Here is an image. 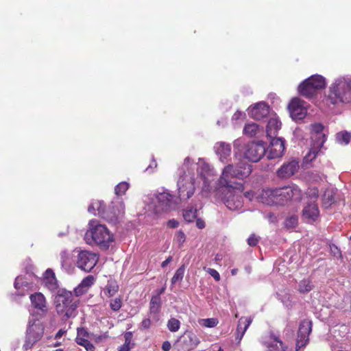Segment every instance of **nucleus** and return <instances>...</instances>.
Returning a JSON list of instances; mask_svg holds the SVG:
<instances>
[{"instance_id": "nucleus-60", "label": "nucleus", "mask_w": 351, "mask_h": 351, "mask_svg": "<svg viewBox=\"0 0 351 351\" xmlns=\"http://www.w3.org/2000/svg\"><path fill=\"white\" fill-rule=\"evenodd\" d=\"M83 346L86 348V351H93L94 350V346L88 341Z\"/></svg>"}, {"instance_id": "nucleus-23", "label": "nucleus", "mask_w": 351, "mask_h": 351, "mask_svg": "<svg viewBox=\"0 0 351 351\" xmlns=\"http://www.w3.org/2000/svg\"><path fill=\"white\" fill-rule=\"evenodd\" d=\"M43 284L50 291L56 292L58 289V280L52 269L46 270L43 277Z\"/></svg>"}, {"instance_id": "nucleus-54", "label": "nucleus", "mask_w": 351, "mask_h": 351, "mask_svg": "<svg viewBox=\"0 0 351 351\" xmlns=\"http://www.w3.org/2000/svg\"><path fill=\"white\" fill-rule=\"evenodd\" d=\"M242 144H243V142L239 138L235 140L233 143L234 149H238L239 151H240V148L241 147Z\"/></svg>"}, {"instance_id": "nucleus-1", "label": "nucleus", "mask_w": 351, "mask_h": 351, "mask_svg": "<svg viewBox=\"0 0 351 351\" xmlns=\"http://www.w3.org/2000/svg\"><path fill=\"white\" fill-rule=\"evenodd\" d=\"M251 172V165L243 161L236 166L230 164L223 168L219 184L223 195V202L229 210H239L243 207V184L235 179H243Z\"/></svg>"}, {"instance_id": "nucleus-42", "label": "nucleus", "mask_w": 351, "mask_h": 351, "mask_svg": "<svg viewBox=\"0 0 351 351\" xmlns=\"http://www.w3.org/2000/svg\"><path fill=\"white\" fill-rule=\"evenodd\" d=\"M313 288L311 282L308 279L302 280L299 284V291L300 293H306L310 291Z\"/></svg>"}, {"instance_id": "nucleus-6", "label": "nucleus", "mask_w": 351, "mask_h": 351, "mask_svg": "<svg viewBox=\"0 0 351 351\" xmlns=\"http://www.w3.org/2000/svg\"><path fill=\"white\" fill-rule=\"evenodd\" d=\"M56 310L58 315L67 319L75 315L77 304L73 301V294L65 289L58 291L56 297Z\"/></svg>"}, {"instance_id": "nucleus-50", "label": "nucleus", "mask_w": 351, "mask_h": 351, "mask_svg": "<svg viewBox=\"0 0 351 351\" xmlns=\"http://www.w3.org/2000/svg\"><path fill=\"white\" fill-rule=\"evenodd\" d=\"M86 291L87 290L83 287H81V285H78V286L74 289V293L77 297L84 294Z\"/></svg>"}, {"instance_id": "nucleus-19", "label": "nucleus", "mask_w": 351, "mask_h": 351, "mask_svg": "<svg viewBox=\"0 0 351 351\" xmlns=\"http://www.w3.org/2000/svg\"><path fill=\"white\" fill-rule=\"evenodd\" d=\"M112 216H107L106 219L112 222L117 221L121 218L125 213V205L121 198L117 197L112 202L111 206Z\"/></svg>"}, {"instance_id": "nucleus-9", "label": "nucleus", "mask_w": 351, "mask_h": 351, "mask_svg": "<svg viewBox=\"0 0 351 351\" xmlns=\"http://www.w3.org/2000/svg\"><path fill=\"white\" fill-rule=\"evenodd\" d=\"M266 148L262 141L247 143L243 150V154L247 160L256 162L265 154Z\"/></svg>"}, {"instance_id": "nucleus-13", "label": "nucleus", "mask_w": 351, "mask_h": 351, "mask_svg": "<svg viewBox=\"0 0 351 351\" xmlns=\"http://www.w3.org/2000/svg\"><path fill=\"white\" fill-rule=\"evenodd\" d=\"M314 138V143L308 153L304 158V162L308 163L314 160L322 153V148L326 141V136L324 134L317 132Z\"/></svg>"}, {"instance_id": "nucleus-27", "label": "nucleus", "mask_w": 351, "mask_h": 351, "mask_svg": "<svg viewBox=\"0 0 351 351\" xmlns=\"http://www.w3.org/2000/svg\"><path fill=\"white\" fill-rule=\"evenodd\" d=\"M298 90L302 96L306 98H311L313 97L317 91L316 88H314L313 85L308 82V79L300 84L298 87Z\"/></svg>"}, {"instance_id": "nucleus-43", "label": "nucleus", "mask_w": 351, "mask_h": 351, "mask_svg": "<svg viewBox=\"0 0 351 351\" xmlns=\"http://www.w3.org/2000/svg\"><path fill=\"white\" fill-rule=\"evenodd\" d=\"M95 278L90 275L87 277L84 278L82 282L80 283L81 287H83L86 290H88V289L94 284Z\"/></svg>"}, {"instance_id": "nucleus-7", "label": "nucleus", "mask_w": 351, "mask_h": 351, "mask_svg": "<svg viewBox=\"0 0 351 351\" xmlns=\"http://www.w3.org/2000/svg\"><path fill=\"white\" fill-rule=\"evenodd\" d=\"M149 208L155 213L167 212L176 208L173 196L167 191L158 192L149 198Z\"/></svg>"}, {"instance_id": "nucleus-45", "label": "nucleus", "mask_w": 351, "mask_h": 351, "mask_svg": "<svg viewBox=\"0 0 351 351\" xmlns=\"http://www.w3.org/2000/svg\"><path fill=\"white\" fill-rule=\"evenodd\" d=\"M318 190L316 188L309 189L306 193L307 197L309 199L308 202H315L318 197Z\"/></svg>"}, {"instance_id": "nucleus-46", "label": "nucleus", "mask_w": 351, "mask_h": 351, "mask_svg": "<svg viewBox=\"0 0 351 351\" xmlns=\"http://www.w3.org/2000/svg\"><path fill=\"white\" fill-rule=\"evenodd\" d=\"M86 334V332L84 331V330H78L77 336L76 337V342L77 344L82 346L86 344V343L88 341V340L80 337L81 335H85Z\"/></svg>"}, {"instance_id": "nucleus-63", "label": "nucleus", "mask_w": 351, "mask_h": 351, "mask_svg": "<svg viewBox=\"0 0 351 351\" xmlns=\"http://www.w3.org/2000/svg\"><path fill=\"white\" fill-rule=\"evenodd\" d=\"M118 351H130L129 345L124 343L122 346L120 347Z\"/></svg>"}, {"instance_id": "nucleus-10", "label": "nucleus", "mask_w": 351, "mask_h": 351, "mask_svg": "<svg viewBox=\"0 0 351 351\" xmlns=\"http://www.w3.org/2000/svg\"><path fill=\"white\" fill-rule=\"evenodd\" d=\"M200 343L198 337L192 331L186 330L176 343L179 351H191L197 348Z\"/></svg>"}, {"instance_id": "nucleus-51", "label": "nucleus", "mask_w": 351, "mask_h": 351, "mask_svg": "<svg viewBox=\"0 0 351 351\" xmlns=\"http://www.w3.org/2000/svg\"><path fill=\"white\" fill-rule=\"evenodd\" d=\"M258 241V239L254 235H251L247 239V243L250 246H256Z\"/></svg>"}, {"instance_id": "nucleus-32", "label": "nucleus", "mask_w": 351, "mask_h": 351, "mask_svg": "<svg viewBox=\"0 0 351 351\" xmlns=\"http://www.w3.org/2000/svg\"><path fill=\"white\" fill-rule=\"evenodd\" d=\"M119 291V285L115 281L108 280L106 286L103 290V293L106 297L110 298L114 296Z\"/></svg>"}, {"instance_id": "nucleus-30", "label": "nucleus", "mask_w": 351, "mask_h": 351, "mask_svg": "<svg viewBox=\"0 0 351 351\" xmlns=\"http://www.w3.org/2000/svg\"><path fill=\"white\" fill-rule=\"evenodd\" d=\"M160 309V297L159 295L153 296L150 301L149 314L153 318L157 315Z\"/></svg>"}, {"instance_id": "nucleus-2", "label": "nucleus", "mask_w": 351, "mask_h": 351, "mask_svg": "<svg viewBox=\"0 0 351 351\" xmlns=\"http://www.w3.org/2000/svg\"><path fill=\"white\" fill-rule=\"evenodd\" d=\"M302 197V191L295 184L282 188L264 190L261 201L267 205L284 204L289 200L299 201Z\"/></svg>"}, {"instance_id": "nucleus-18", "label": "nucleus", "mask_w": 351, "mask_h": 351, "mask_svg": "<svg viewBox=\"0 0 351 351\" xmlns=\"http://www.w3.org/2000/svg\"><path fill=\"white\" fill-rule=\"evenodd\" d=\"M319 211L315 202H307L302 210V219L307 223L314 222L319 217Z\"/></svg>"}, {"instance_id": "nucleus-61", "label": "nucleus", "mask_w": 351, "mask_h": 351, "mask_svg": "<svg viewBox=\"0 0 351 351\" xmlns=\"http://www.w3.org/2000/svg\"><path fill=\"white\" fill-rule=\"evenodd\" d=\"M162 348L164 351H169L171 348V343L169 341H165L162 343Z\"/></svg>"}, {"instance_id": "nucleus-5", "label": "nucleus", "mask_w": 351, "mask_h": 351, "mask_svg": "<svg viewBox=\"0 0 351 351\" xmlns=\"http://www.w3.org/2000/svg\"><path fill=\"white\" fill-rule=\"evenodd\" d=\"M84 240L88 245H97L101 249L106 250L113 242V235L108 228L95 219L88 223V229L84 234Z\"/></svg>"}, {"instance_id": "nucleus-35", "label": "nucleus", "mask_w": 351, "mask_h": 351, "mask_svg": "<svg viewBox=\"0 0 351 351\" xmlns=\"http://www.w3.org/2000/svg\"><path fill=\"white\" fill-rule=\"evenodd\" d=\"M62 267L66 270L71 268V254L67 250H63L60 254Z\"/></svg>"}, {"instance_id": "nucleus-15", "label": "nucleus", "mask_w": 351, "mask_h": 351, "mask_svg": "<svg viewBox=\"0 0 351 351\" xmlns=\"http://www.w3.org/2000/svg\"><path fill=\"white\" fill-rule=\"evenodd\" d=\"M300 161L298 159H291L288 162L283 163V165L277 170V176L282 179H287L295 173H297L300 168Z\"/></svg>"}, {"instance_id": "nucleus-57", "label": "nucleus", "mask_w": 351, "mask_h": 351, "mask_svg": "<svg viewBox=\"0 0 351 351\" xmlns=\"http://www.w3.org/2000/svg\"><path fill=\"white\" fill-rule=\"evenodd\" d=\"M157 167V163L155 160H152L148 167L146 169L147 171L152 172L153 169Z\"/></svg>"}, {"instance_id": "nucleus-40", "label": "nucleus", "mask_w": 351, "mask_h": 351, "mask_svg": "<svg viewBox=\"0 0 351 351\" xmlns=\"http://www.w3.org/2000/svg\"><path fill=\"white\" fill-rule=\"evenodd\" d=\"M180 327V322L176 318H171L167 322V328L171 332H177Z\"/></svg>"}, {"instance_id": "nucleus-31", "label": "nucleus", "mask_w": 351, "mask_h": 351, "mask_svg": "<svg viewBox=\"0 0 351 351\" xmlns=\"http://www.w3.org/2000/svg\"><path fill=\"white\" fill-rule=\"evenodd\" d=\"M308 82L311 83L317 90L322 89L326 86L325 78L319 75H312L308 78Z\"/></svg>"}, {"instance_id": "nucleus-36", "label": "nucleus", "mask_w": 351, "mask_h": 351, "mask_svg": "<svg viewBox=\"0 0 351 351\" xmlns=\"http://www.w3.org/2000/svg\"><path fill=\"white\" fill-rule=\"evenodd\" d=\"M335 202L334 191L332 189H326L323 194V202L325 206H330Z\"/></svg>"}, {"instance_id": "nucleus-62", "label": "nucleus", "mask_w": 351, "mask_h": 351, "mask_svg": "<svg viewBox=\"0 0 351 351\" xmlns=\"http://www.w3.org/2000/svg\"><path fill=\"white\" fill-rule=\"evenodd\" d=\"M172 261V257L171 256H169L165 261H164L162 263H161V267H165L168 265V264H169Z\"/></svg>"}, {"instance_id": "nucleus-38", "label": "nucleus", "mask_w": 351, "mask_h": 351, "mask_svg": "<svg viewBox=\"0 0 351 351\" xmlns=\"http://www.w3.org/2000/svg\"><path fill=\"white\" fill-rule=\"evenodd\" d=\"M185 267L184 265L180 267L175 272L173 278H171V283L175 284L178 281H181L183 279L184 274Z\"/></svg>"}, {"instance_id": "nucleus-28", "label": "nucleus", "mask_w": 351, "mask_h": 351, "mask_svg": "<svg viewBox=\"0 0 351 351\" xmlns=\"http://www.w3.org/2000/svg\"><path fill=\"white\" fill-rule=\"evenodd\" d=\"M14 285L17 291V294L19 295H24L30 287V284L25 280L22 276L16 278Z\"/></svg>"}, {"instance_id": "nucleus-20", "label": "nucleus", "mask_w": 351, "mask_h": 351, "mask_svg": "<svg viewBox=\"0 0 351 351\" xmlns=\"http://www.w3.org/2000/svg\"><path fill=\"white\" fill-rule=\"evenodd\" d=\"M269 112V106L265 102H259L249 110L250 116L256 120L266 117Z\"/></svg>"}, {"instance_id": "nucleus-41", "label": "nucleus", "mask_w": 351, "mask_h": 351, "mask_svg": "<svg viewBox=\"0 0 351 351\" xmlns=\"http://www.w3.org/2000/svg\"><path fill=\"white\" fill-rule=\"evenodd\" d=\"M129 188V184L126 182H121L119 184H118L114 189L115 194L119 195H123L125 194L126 191Z\"/></svg>"}, {"instance_id": "nucleus-39", "label": "nucleus", "mask_w": 351, "mask_h": 351, "mask_svg": "<svg viewBox=\"0 0 351 351\" xmlns=\"http://www.w3.org/2000/svg\"><path fill=\"white\" fill-rule=\"evenodd\" d=\"M199 324L204 327L213 328L217 325L218 320L216 318L202 319L199 321Z\"/></svg>"}, {"instance_id": "nucleus-59", "label": "nucleus", "mask_w": 351, "mask_h": 351, "mask_svg": "<svg viewBox=\"0 0 351 351\" xmlns=\"http://www.w3.org/2000/svg\"><path fill=\"white\" fill-rule=\"evenodd\" d=\"M196 226L199 228L202 229L205 227L204 221L201 219H197L196 220Z\"/></svg>"}, {"instance_id": "nucleus-56", "label": "nucleus", "mask_w": 351, "mask_h": 351, "mask_svg": "<svg viewBox=\"0 0 351 351\" xmlns=\"http://www.w3.org/2000/svg\"><path fill=\"white\" fill-rule=\"evenodd\" d=\"M167 226L169 228H177L178 226V222L175 219H171L168 221Z\"/></svg>"}, {"instance_id": "nucleus-21", "label": "nucleus", "mask_w": 351, "mask_h": 351, "mask_svg": "<svg viewBox=\"0 0 351 351\" xmlns=\"http://www.w3.org/2000/svg\"><path fill=\"white\" fill-rule=\"evenodd\" d=\"M214 149L221 162L224 163L228 161V158L231 154V146L229 143L223 141L217 142L214 146Z\"/></svg>"}, {"instance_id": "nucleus-17", "label": "nucleus", "mask_w": 351, "mask_h": 351, "mask_svg": "<svg viewBox=\"0 0 351 351\" xmlns=\"http://www.w3.org/2000/svg\"><path fill=\"white\" fill-rule=\"evenodd\" d=\"M289 110L291 117L295 120H301L306 114V109L304 106V102L299 99H293L289 105Z\"/></svg>"}, {"instance_id": "nucleus-34", "label": "nucleus", "mask_w": 351, "mask_h": 351, "mask_svg": "<svg viewBox=\"0 0 351 351\" xmlns=\"http://www.w3.org/2000/svg\"><path fill=\"white\" fill-rule=\"evenodd\" d=\"M197 216V208L196 207L191 206L187 208L183 212V217L185 221L192 222L196 219Z\"/></svg>"}, {"instance_id": "nucleus-4", "label": "nucleus", "mask_w": 351, "mask_h": 351, "mask_svg": "<svg viewBox=\"0 0 351 351\" xmlns=\"http://www.w3.org/2000/svg\"><path fill=\"white\" fill-rule=\"evenodd\" d=\"M327 100L332 104L351 102V76H340L328 88Z\"/></svg>"}, {"instance_id": "nucleus-14", "label": "nucleus", "mask_w": 351, "mask_h": 351, "mask_svg": "<svg viewBox=\"0 0 351 351\" xmlns=\"http://www.w3.org/2000/svg\"><path fill=\"white\" fill-rule=\"evenodd\" d=\"M312 322L311 321L303 320L299 327L298 338L296 342V350H299L301 348L304 347L308 342V335L311 332Z\"/></svg>"}, {"instance_id": "nucleus-12", "label": "nucleus", "mask_w": 351, "mask_h": 351, "mask_svg": "<svg viewBox=\"0 0 351 351\" xmlns=\"http://www.w3.org/2000/svg\"><path fill=\"white\" fill-rule=\"evenodd\" d=\"M197 165L198 173L200 178L204 182L203 190H208L210 183L216 176V172L208 163L206 162L202 159H199Z\"/></svg>"}, {"instance_id": "nucleus-24", "label": "nucleus", "mask_w": 351, "mask_h": 351, "mask_svg": "<svg viewBox=\"0 0 351 351\" xmlns=\"http://www.w3.org/2000/svg\"><path fill=\"white\" fill-rule=\"evenodd\" d=\"M264 346L267 351H285V347L282 342L274 335H269L263 341Z\"/></svg>"}, {"instance_id": "nucleus-44", "label": "nucleus", "mask_w": 351, "mask_h": 351, "mask_svg": "<svg viewBox=\"0 0 351 351\" xmlns=\"http://www.w3.org/2000/svg\"><path fill=\"white\" fill-rule=\"evenodd\" d=\"M110 306L114 311H118L122 306V299L120 297L115 298L110 301Z\"/></svg>"}, {"instance_id": "nucleus-11", "label": "nucleus", "mask_w": 351, "mask_h": 351, "mask_svg": "<svg viewBox=\"0 0 351 351\" xmlns=\"http://www.w3.org/2000/svg\"><path fill=\"white\" fill-rule=\"evenodd\" d=\"M43 334V328L40 324L34 322L29 324L27 329V335L23 348L28 350L32 348L33 345L42 337Z\"/></svg>"}, {"instance_id": "nucleus-48", "label": "nucleus", "mask_w": 351, "mask_h": 351, "mask_svg": "<svg viewBox=\"0 0 351 351\" xmlns=\"http://www.w3.org/2000/svg\"><path fill=\"white\" fill-rule=\"evenodd\" d=\"M298 224V217L295 216H291L288 218L285 221L286 227L292 228L296 226Z\"/></svg>"}, {"instance_id": "nucleus-8", "label": "nucleus", "mask_w": 351, "mask_h": 351, "mask_svg": "<svg viewBox=\"0 0 351 351\" xmlns=\"http://www.w3.org/2000/svg\"><path fill=\"white\" fill-rule=\"evenodd\" d=\"M98 256L96 253L88 250L77 251L75 264L80 269L90 272L96 265L98 261Z\"/></svg>"}, {"instance_id": "nucleus-26", "label": "nucleus", "mask_w": 351, "mask_h": 351, "mask_svg": "<svg viewBox=\"0 0 351 351\" xmlns=\"http://www.w3.org/2000/svg\"><path fill=\"white\" fill-rule=\"evenodd\" d=\"M252 322V318L251 317H242L239 319L238 322L236 337L239 341H240L243 338L245 331L247 330Z\"/></svg>"}, {"instance_id": "nucleus-55", "label": "nucleus", "mask_w": 351, "mask_h": 351, "mask_svg": "<svg viewBox=\"0 0 351 351\" xmlns=\"http://www.w3.org/2000/svg\"><path fill=\"white\" fill-rule=\"evenodd\" d=\"M245 116V114L241 111H237L232 116L233 120H238Z\"/></svg>"}, {"instance_id": "nucleus-29", "label": "nucleus", "mask_w": 351, "mask_h": 351, "mask_svg": "<svg viewBox=\"0 0 351 351\" xmlns=\"http://www.w3.org/2000/svg\"><path fill=\"white\" fill-rule=\"evenodd\" d=\"M88 211L90 213H93L94 215H98L104 218L107 217L105 216L104 212V205L103 202L101 201H95L93 202L90 205L88 208Z\"/></svg>"}, {"instance_id": "nucleus-52", "label": "nucleus", "mask_w": 351, "mask_h": 351, "mask_svg": "<svg viewBox=\"0 0 351 351\" xmlns=\"http://www.w3.org/2000/svg\"><path fill=\"white\" fill-rule=\"evenodd\" d=\"M150 325H151V321L149 319H145L142 321L141 322V326L145 328V329H147L150 327Z\"/></svg>"}, {"instance_id": "nucleus-16", "label": "nucleus", "mask_w": 351, "mask_h": 351, "mask_svg": "<svg viewBox=\"0 0 351 351\" xmlns=\"http://www.w3.org/2000/svg\"><path fill=\"white\" fill-rule=\"evenodd\" d=\"M269 138L270 139V147L267 154L268 158L274 159L281 157L285 151V140L282 138Z\"/></svg>"}, {"instance_id": "nucleus-22", "label": "nucleus", "mask_w": 351, "mask_h": 351, "mask_svg": "<svg viewBox=\"0 0 351 351\" xmlns=\"http://www.w3.org/2000/svg\"><path fill=\"white\" fill-rule=\"evenodd\" d=\"M32 306L42 313L47 311V305L45 297L40 292L32 294L29 297Z\"/></svg>"}, {"instance_id": "nucleus-47", "label": "nucleus", "mask_w": 351, "mask_h": 351, "mask_svg": "<svg viewBox=\"0 0 351 351\" xmlns=\"http://www.w3.org/2000/svg\"><path fill=\"white\" fill-rule=\"evenodd\" d=\"M185 234L182 231H178L174 237V241L178 244L179 246H181L183 243L185 241Z\"/></svg>"}, {"instance_id": "nucleus-33", "label": "nucleus", "mask_w": 351, "mask_h": 351, "mask_svg": "<svg viewBox=\"0 0 351 351\" xmlns=\"http://www.w3.org/2000/svg\"><path fill=\"white\" fill-rule=\"evenodd\" d=\"M260 132V128L256 123H251L245 125L243 132L250 137L256 136Z\"/></svg>"}, {"instance_id": "nucleus-49", "label": "nucleus", "mask_w": 351, "mask_h": 351, "mask_svg": "<svg viewBox=\"0 0 351 351\" xmlns=\"http://www.w3.org/2000/svg\"><path fill=\"white\" fill-rule=\"evenodd\" d=\"M206 271L212 276L213 277V278L216 280V281H219L220 280V275L219 274V272L214 269H211V268H208Z\"/></svg>"}, {"instance_id": "nucleus-58", "label": "nucleus", "mask_w": 351, "mask_h": 351, "mask_svg": "<svg viewBox=\"0 0 351 351\" xmlns=\"http://www.w3.org/2000/svg\"><path fill=\"white\" fill-rule=\"evenodd\" d=\"M330 250L334 254L335 256H340V250L337 248V246L332 245V246H330Z\"/></svg>"}, {"instance_id": "nucleus-25", "label": "nucleus", "mask_w": 351, "mask_h": 351, "mask_svg": "<svg viewBox=\"0 0 351 351\" xmlns=\"http://www.w3.org/2000/svg\"><path fill=\"white\" fill-rule=\"evenodd\" d=\"M281 128V122L279 121V119L276 117H271L268 121L267 128H266V132L267 136L268 138H277V133L278 131Z\"/></svg>"}, {"instance_id": "nucleus-64", "label": "nucleus", "mask_w": 351, "mask_h": 351, "mask_svg": "<svg viewBox=\"0 0 351 351\" xmlns=\"http://www.w3.org/2000/svg\"><path fill=\"white\" fill-rule=\"evenodd\" d=\"M64 333V331L62 330H60L56 335V339H59L60 338L62 335Z\"/></svg>"}, {"instance_id": "nucleus-3", "label": "nucleus", "mask_w": 351, "mask_h": 351, "mask_svg": "<svg viewBox=\"0 0 351 351\" xmlns=\"http://www.w3.org/2000/svg\"><path fill=\"white\" fill-rule=\"evenodd\" d=\"M192 165L191 158L186 157L182 167L178 169L180 177L177 182V186L179 197L181 200H187L191 198L199 184V182L191 171Z\"/></svg>"}, {"instance_id": "nucleus-53", "label": "nucleus", "mask_w": 351, "mask_h": 351, "mask_svg": "<svg viewBox=\"0 0 351 351\" xmlns=\"http://www.w3.org/2000/svg\"><path fill=\"white\" fill-rule=\"evenodd\" d=\"M125 337V344L129 345L130 343L132 337V333L131 332H128L124 335Z\"/></svg>"}, {"instance_id": "nucleus-37", "label": "nucleus", "mask_w": 351, "mask_h": 351, "mask_svg": "<svg viewBox=\"0 0 351 351\" xmlns=\"http://www.w3.org/2000/svg\"><path fill=\"white\" fill-rule=\"evenodd\" d=\"M336 139L339 144L347 145L351 139V134L347 132H339L337 134Z\"/></svg>"}]
</instances>
